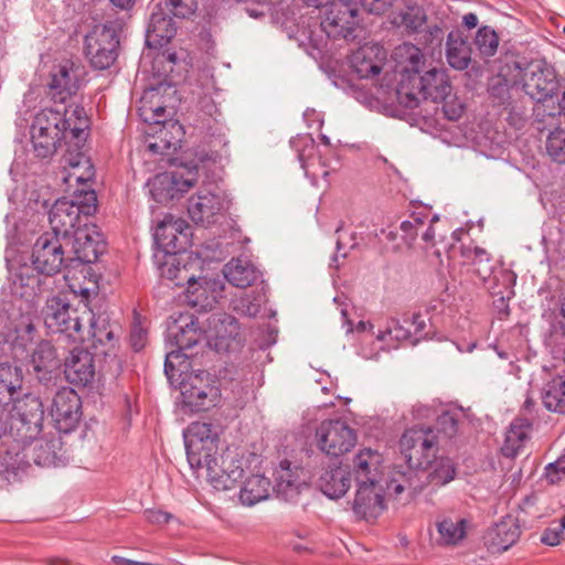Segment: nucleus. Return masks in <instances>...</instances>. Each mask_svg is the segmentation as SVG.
<instances>
[{
	"label": "nucleus",
	"instance_id": "f257e3e1",
	"mask_svg": "<svg viewBox=\"0 0 565 565\" xmlns=\"http://www.w3.org/2000/svg\"><path fill=\"white\" fill-rule=\"evenodd\" d=\"M89 119L82 105H71L63 109L44 108L38 113L31 125V142L38 158L52 157L63 140L76 146L86 139Z\"/></svg>",
	"mask_w": 565,
	"mask_h": 565
},
{
	"label": "nucleus",
	"instance_id": "f03ea898",
	"mask_svg": "<svg viewBox=\"0 0 565 565\" xmlns=\"http://www.w3.org/2000/svg\"><path fill=\"white\" fill-rule=\"evenodd\" d=\"M32 269L38 275H29L30 268L26 266L21 267L20 271L15 275L13 285L15 288H28L21 292V296H35L43 291L42 280L39 275L45 277H53L60 274L63 268L71 265L70 257L65 256L61 238L56 234L45 232L41 234L34 242L31 252Z\"/></svg>",
	"mask_w": 565,
	"mask_h": 565
},
{
	"label": "nucleus",
	"instance_id": "7ed1b4c3",
	"mask_svg": "<svg viewBox=\"0 0 565 565\" xmlns=\"http://www.w3.org/2000/svg\"><path fill=\"white\" fill-rule=\"evenodd\" d=\"M11 408L0 407L1 424L11 444L32 441L40 435L44 422V406L40 397L23 394L11 401Z\"/></svg>",
	"mask_w": 565,
	"mask_h": 565
},
{
	"label": "nucleus",
	"instance_id": "20e7f679",
	"mask_svg": "<svg viewBox=\"0 0 565 565\" xmlns=\"http://www.w3.org/2000/svg\"><path fill=\"white\" fill-rule=\"evenodd\" d=\"M456 477V467L449 457H437L431 459L427 467L409 470H394L386 488L390 494L399 495L408 490L415 495L430 486L433 489L443 487Z\"/></svg>",
	"mask_w": 565,
	"mask_h": 565
},
{
	"label": "nucleus",
	"instance_id": "39448f33",
	"mask_svg": "<svg viewBox=\"0 0 565 565\" xmlns=\"http://www.w3.org/2000/svg\"><path fill=\"white\" fill-rule=\"evenodd\" d=\"M451 93L449 78L444 70L430 68L422 74L413 73L412 77L401 79L397 98L401 105L414 109L422 100L439 103Z\"/></svg>",
	"mask_w": 565,
	"mask_h": 565
},
{
	"label": "nucleus",
	"instance_id": "423d86ee",
	"mask_svg": "<svg viewBox=\"0 0 565 565\" xmlns=\"http://www.w3.org/2000/svg\"><path fill=\"white\" fill-rule=\"evenodd\" d=\"M42 316L49 332L65 334L73 341H85L83 323L92 318L87 305L73 307L65 298L53 296L46 300Z\"/></svg>",
	"mask_w": 565,
	"mask_h": 565
},
{
	"label": "nucleus",
	"instance_id": "0eeeda50",
	"mask_svg": "<svg viewBox=\"0 0 565 565\" xmlns=\"http://www.w3.org/2000/svg\"><path fill=\"white\" fill-rule=\"evenodd\" d=\"M125 26V17L108 19L85 36V54L94 68L106 70L115 63Z\"/></svg>",
	"mask_w": 565,
	"mask_h": 565
},
{
	"label": "nucleus",
	"instance_id": "6e6552de",
	"mask_svg": "<svg viewBox=\"0 0 565 565\" xmlns=\"http://www.w3.org/2000/svg\"><path fill=\"white\" fill-rule=\"evenodd\" d=\"M61 447L60 438L55 437L47 439L38 436L32 441L11 444L2 457V465L13 472L24 470L31 462L40 467L55 466Z\"/></svg>",
	"mask_w": 565,
	"mask_h": 565
},
{
	"label": "nucleus",
	"instance_id": "1a4fd4ad",
	"mask_svg": "<svg viewBox=\"0 0 565 565\" xmlns=\"http://www.w3.org/2000/svg\"><path fill=\"white\" fill-rule=\"evenodd\" d=\"M399 449L406 467L396 470L427 467L439 450V436L431 426L416 425L404 431L399 439Z\"/></svg>",
	"mask_w": 565,
	"mask_h": 565
},
{
	"label": "nucleus",
	"instance_id": "9d476101",
	"mask_svg": "<svg viewBox=\"0 0 565 565\" xmlns=\"http://www.w3.org/2000/svg\"><path fill=\"white\" fill-rule=\"evenodd\" d=\"M174 383L179 385L183 407L190 412L210 409L220 396L217 386L206 371L190 372Z\"/></svg>",
	"mask_w": 565,
	"mask_h": 565
},
{
	"label": "nucleus",
	"instance_id": "9b49d317",
	"mask_svg": "<svg viewBox=\"0 0 565 565\" xmlns=\"http://www.w3.org/2000/svg\"><path fill=\"white\" fill-rule=\"evenodd\" d=\"M518 71L515 77L523 78L524 92L537 103H544L556 96L561 84L556 71L544 61H533L522 68L518 62H513Z\"/></svg>",
	"mask_w": 565,
	"mask_h": 565
},
{
	"label": "nucleus",
	"instance_id": "f8f14e48",
	"mask_svg": "<svg viewBox=\"0 0 565 565\" xmlns=\"http://www.w3.org/2000/svg\"><path fill=\"white\" fill-rule=\"evenodd\" d=\"M217 441L218 434L212 424L194 422L189 425L184 433V444L192 469H202L203 463L216 455Z\"/></svg>",
	"mask_w": 565,
	"mask_h": 565
},
{
	"label": "nucleus",
	"instance_id": "ddd939ff",
	"mask_svg": "<svg viewBox=\"0 0 565 565\" xmlns=\"http://www.w3.org/2000/svg\"><path fill=\"white\" fill-rule=\"evenodd\" d=\"M318 448L328 456L339 457L349 452L356 444L355 430L344 420H323L317 427Z\"/></svg>",
	"mask_w": 565,
	"mask_h": 565
},
{
	"label": "nucleus",
	"instance_id": "4468645a",
	"mask_svg": "<svg viewBox=\"0 0 565 565\" xmlns=\"http://www.w3.org/2000/svg\"><path fill=\"white\" fill-rule=\"evenodd\" d=\"M358 8L354 0H330L321 29L329 39H349L356 25Z\"/></svg>",
	"mask_w": 565,
	"mask_h": 565
},
{
	"label": "nucleus",
	"instance_id": "2eb2a0df",
	"mask_svg": "<svg viewBox=\"0 0 565 565\" xmlns=\"http://www.w3.org/2000/svg\"><path fill=\"white\" fill-rule=\"evenodd\" d=\"M51 416L58 431L68 434L76 428L82 416V402L71 387L60 388L54 397Z\"/></svg>",
	"mask_w": 565,
	"mask_h": 565
},
{
	"label": "nucleus",
	"instance_id": "dca6fc26",
	"mask_svg": "<svg viewBox=\"0 0 565 565\" xmlns=\"http://www.w3.org/2000/svg\"><path fill=\"white\" fill-rule=\"evenodd\" d=\"M81 68L70 60L54 65L47 83V95L55 102L64 104L75 95L81 84Z\"/></svg>",
	"mask_w": 565,
	"mask_h": 565
},
{
	"label": "nucleus",
	"instance_id": "f3484780",
	"mask_svg": "<svg viewBox=\"0 0 565 565\" xmlns=\"http://www.w3.org/2000/svg\"><path fill=\"white\" fill-rule=\"evenodd\" d=\"M64 374L68 383L87 387L96 376L94 354L86 349L75 348L64 360Z\"/></svg>",
	"mask_w": 565,
	"mask_h": 565
},
{
	"label": "nucleus",
	"instance_id": "a211bd4d",
	"mask_svg": "<svg viewBox=\"0 0 565 565\" xmlns=\"http://www.w3.org/2000/svg\"><path fill=\"white\" fill-rule=\"evenodd\" d=\"M74 257H70V263L79 262L82 264L95 263L104 252V242L96 226L84 224L74 231L73 235Z\"/></svg>",
	"mask_w": 565,
	"mask_h": 565
},
{
	"label": "nucleus",
	"instance_id": "6ab92c4d",
	"mask_svg": "<svg viewBox=\"0 0 565 565\" xmlns=\"http://www.w3.org/2000/svg\"><path fill=\"white\" fill-rule=\"evenodd\" d=\"M203 338V330L192 313H181L168 328L167 345L185 351L191 350Z\"/></svg>",
	"mask_w": 565,
	"mask_h": 565
},
{
	"label": "nucleus",
	"instance_id": "aec40b11",
	"mask_svg": "<svg viewBox=\"0 0 565 565\" xmlns=\"http://www.w3.org/2000/svg\"><path fill=\"white\" fill-rule=\"evenodd\" d=\"M221 460L220 465L214 455L203 463V468L206 469V476L214 488L227 490L242 479L244 470L239 459L227 455L222 456Z\"/></svg>",
	"mask_w": 565,
	"mask_h": 565
},
{
	"label": "nucleus",
	"instance_id": "412c9836",
	"mask_svg": "<svg viewBox=\"0 0 565 565\" xmlns=\"http://www.w3.org/2000/svg\"><path fill=\"white\" fill-rule=\"evenodd\" d=\"M82 213L76 204L72 203L66 198L58 199L53 204L49 213V222L52 228V234L67 237L74 235V231L81 225Z\"/></svg>",
	"mask_w": 565,
	"mask_h": 565
},
{
	"label": "nucleus",
	"instance_id": "4be33fe9",
	"mask_svg": "<svg viewBox=\"0 0 565 565\" xmlns=\"http://www.w3.org/2000/svg\"><path fill=\"white\" fill-rule=\"evenodd\" d=\"M383 489L379 483L359 486L352 509L356 516L366 521L376 519L384 510Z\"/></svg>",
	"mask_w": 565,
	"mask_h": 565
},
{
	"label": "nucleus",
	"instance_id": "5701e85b",
	"mask_svg": "<svg viewBox=\"0 0 565 565\" xmlns=\"http://www.w3.org/2000/svg\"><path fill=\"white\" fill-rule=\"evenodd\" d=\"M223 285L218 279L202 278L191 282L185 289L188 305L199 310H211L222 298Z\"/></svg>",
	"mask_w": 565,
	"mask_h": 565
},
{
	"label": "nucleus",
	"instance_id": "b1692460",
	"mask_svg": "<svg viewBox=\"0 0 565 565\" xmlns=\"http://www.w3.org/2000/svg\"><path fill=\"white\" fill-rule=\"evenodd\" d=\"M521 530L516 520L507 516L487 531L484 544L493 554L503 553L518 542Z\"/></svg>",
	"mask_w": 565,
	"mask_h": 565
},
{
	"label": "nucleus",
	"instance_id": "393cba45",
	"mask_svg": "<svg viewBox=\"0 0 565 565\" xmlns=\"http://www.w3.org/2000/svg\"><path fill=\"white\" fill-rule=\"evenodd\" d=\"M303 475L301 468H291L290 461H280L279 469L276 471L275 491L277 497L285 501H295L301 490L307 487Z\"/></svg>",
	"mask_w": 565,
	"mask_h": 565
},
{
	"label": "nucleus",
	"instance_id": "a878e982",
	"mask_svg": "<svg viewBox=\"0 0 565 565\" xmlns=\"http://www.w3.org/2000/svg\"><path fill=\"white\" fill-rule=\"evenodd\" d=\"M177 26L166 13L162 4L156 6L152 11L146 32V43L149 47L159 49L167 45L175 35Z\"/></svg>",
	"mask_w": 565,
	"mask_h": 565
},
{
	"label": "nucleus",
	"instance_id": "bb28decb",
	"mask_svg": "<svg viewBox=\"0 0 565 565\" xmlns=\"http://www.w3.org/2000/svg\"><path fill=\"white\" fill-rule=\"evenodd\" d=\"M223 207L222 199L210 192L200 191L189 199L188 213L195 224L209 226Z\"/></svg>",
	"mask_w": 565,
	"mask_h": 565
},
{
	"label": "nucleus",
	"instance_id": "cd10ccee",
	"mask_svg": "<svg viewBox=\"0 0 565 565\" xmlns=\"http://www.w3.org/2000/svg\"><path fill=\"white\" fill-rule=\"evenodd\" d=\"M469 521L465 518H451L448 515L438 516L435 522L436 536L431 540L436 546H458L466 537Z\"/></svg>",
	"mask_w": 565,
	"mask_h": 565
},
{
	"label": "nucleus",
	"instance_id": "c85d7f7f",
	"mask_svg": "<svg viewBox=\"0 0 565 565\" xmlns=\"http://www.w3.org/2000/svg\"><path fill=\"white\" fill-rule=\"evenodd\" d=\"M382 456L370 448L360 450L352 460L351 470L354 475L356 487L366 483H379L380 465Z\"/></svg>",
	"mask_w": 565,
	"mask_h": 565
},
{
	"label": "nucleus",
	"instance_id": "c756f323",
	"mask_svg": "<svg viewBox=\"0 0 565 565\" xmlns=\"http://www.w3.org/2000/svg\"><path fill=\"white\" fill-rule=\"evenodd\" d=\"M317 486L328 498L340 499L351 487V471L342 466L329 467L321 472Z\"/></svg>",
	"mask_w": 565,
	"mask_h": 565
},
{
	"label": "nucleus",
	"instance_id": "7c9ffc66",
	"mask_svg": "<svg viewBox=\"0 0 565 565\" xmlns=\"http://www.w3.org/2000/svg\"><path fill=\"white\" fill-rule=\"evenodd\" d=\"M24 373L20 365L0 362V404L8 405L22 394Z\"/></svg>",
	"mask_w": 565,
	"mask_h": 565
},
{
	"label": "nucleus",
	"instance_id": "2f4dec72",
	"mask_svg": "<svg viewBox=\"0 0 565 565\" xmlns=\"http://www.w3.org/2000/svg\"><path fill=\"white\" fill-rule=\"evenodd\" d=\"M446 58L448 64L458 71L466 70L471 62V47L462 38L460 31H450L446 42Z\"/></svg>",
	"mask_w": 565,
	"mask_h": 565
},
{
	"label": "nucleus",
	"instance_id": "473e14b6",
	"mask_svg": "<svg viewBox=\"0 0 565 565\" xmlns=\"http://www.w3.org/2000/svg\"><path fill=\"white\" fill-rule=\"evenodd\" d=\"M531 427L532 422L530 418H515L505 433V439L501 447L502 455L509 458L515 457L527 440Z\"/></svg>",
	"mask_w": 565,
	"mask_h": 565
},
{
	"label": "nucleus",
	"instance_id": "72a5a7b5",
	"mask_svg": "<svg viewBox=\"0 0 565 565\" xmlns=\"http://www.w3.org/2000/svg\"><path fill=\"white\" fill-rule=\"evenodd\" d=\"M224 276L231 285L246 288L260 277V271L249 260L237 258L225 265Z\"/></svg>",
	"mask_w": 565,
	"mask_h": 565
},
{
	"label": "nucleus",
	"instance_id": "f704fd0d",
	"mask_svg": "<svg viewBox=\"0 0 565 565\" xmlns=\"http://www.w3.org/2000/svg\"><path fill=\"white\" fill-rule=\"evenodd\" d=\"M209 326L213 331L214 348L216 351L227 349L231 340L238 333V326L235 318L230 315L221 313L212 316L209 319ZM212 338V335H210Z\"/></svg>",
	"mask_w": 565,
	"mask_h": 565
},
{
	"label": "nucleus",
	"instance_id": "c9c22d12",
	"mask_svg": "<svg viewBox=\"0 0 565 565\" xmlns=\"http://www.w3.org/2000/svg\"><path fill=\"white\" fill-rule=\"evenodd\" d=\"M396 55L402 65L401 79H406L408 76L412 77L413 73H424L426 58L418 46L412 43H403L397 47Z\"/></svg>",
	"mask_w": 565,
	"mask_h": 565
},
{
	"label": "nucleus",
	"instance_id": "e433bc0d",
	"mask_svg": "<svg viewBox=\"0 0 565 565\" xmlns=\"http://www.w3.org/2000/svg\"><path fill=\"white\" fill-rule=\"evenodd\" d=\"M541 399L547 411L565 415V377L557 375L545 383Z\"/></svg>",
	"mask_w": 565,
	"mask_h": 565
},
{
	"label": "nucleus",
	"instance_id": "4c0bfd02",
	"mask_svg": "<svg viewBox=\"0 0 565 565\" xmlns=\"http://www.w3.org/2000/svg\"><path fill=\"white\" fill-rule=\"evenodd\" d=\"M270 481L263 475L247 478L241 489L239 499L244 505L252 507L269 495Z\"/></svg>",
	"mask_w": 565,
	"mask_h": 565
},
{
	"label": "nucleus",
	"instance_id": "58836bf2",
	"mask_svg": "<svg viewBox=\"0 0 565 565\" xmlns=\"http://www.w3.org/2000/svg\"><path fill=\"white\" fill-rule=\"evenodd\" d=\"M65 163L72 169L65 182L75 181L77 184H85L94 177V168L89 158L83 152L73 153L68 151L64 156Z\"/></svg>",
	"mask_w": 565,
	"mask_h": 565
},
{
	"label": "nucleus",
	"instance_id": "ea45409f",
	"mask_svg": "<svg viewBox=\"0 0 565 565\" xmlns=\"http://www.w3.org/2000/svg\"><path fill=\"white\" fill-rule=\"evenodd\" d=\"M191 355L188 351L178 348H170L167 352L164 373L171 384H174V381H179L180 377L191 372V362L189 361Z\"/></svg>",
	"mask_w": 565,
	"mask_h": 565
},
{
	"label": "nucleus",
	"instance_id": "a19ab883",
	"mask_svg": "<svg viewBox=\"0 0 565 565\" xmlns=\"http://www.w3.org/2000/svg\"><path fill=\"white\" fill-rule=\"evenodd\" d=\"M179 182L175 179L174 173L159 174L153 179L151 185V195L157 202H163L174 198V191H188L193 186V183L189 180H184L183 186L179 188Z\"/></svg>",
	"mask_w": 565,
	"mask_h": 565
},
{
	"label": "nucleus",
	"instance_id": "79ce46f5",
	"mask_svg": "<svg viewBox=\"0 0 565 565\" xmlns=\"http://www.w3.org/2000/svg\"><path fill=\"white\" fill-rule=\"evenodd\" d=\"M154 242L167 255L174 256L185 249L186 243L173 231L169 222L162 220L156 227Z\"/></svg>",
	"mask_w": 565,
	"mask_h": 565
},
{
	"label": "nucleus",
	"instance_id": "37998d69",
	"mask_svg": "<svg viewBox=\"0 0 565 565\" xmlns=\"http://www.w3.org/2000/svg\"><path fill=\"white\" fill-rule=\"evenodd\" d=\"M427 21V15L423 7L416 1H407L405 9L394 19L393 23L397 26H404L408 32H418Z\"/></svg>",
	"mask_w": 565,
	"mask_h": 565
},
{
	"label": "nucleus",
	"instance_id": "c03bdc74",
	"mask_svg": "<svg viewBox=\"0 0 565 565\" xmlns=\"http://www.w3.org/2000/svg\"><path fill=\"white\" fill-rule=\"evenodd\" d=\"M84 322L88 323V328L85 329V340L93 339L94 344L113 345L115 331L109 324L107 318L102 316L95 317L92 312V318L89 320H84Z\"/></svg>",
	"mask_w": 565,
	"mask_h": 565
},
{
	"label": "nucleus",
	"instance_id": "a18cd8bd",
	"mask_svg": "<svg viewBox=\"0 0 565 565\" xmlns=\"http://www.w3.org/2000/svg\"><path fill=\"white\" fill-rule=\"evenodd\" d=\"M161 88H164L163 84L158 87H151L146 89L142 96V106L140 108L143 120L152 124H162L166 120V106L153 105V99L158 96Z\"/></svg>",
	"mask_w": 565,
	"mask_h": 565
},
{
	"label": "nucleus",
	"instance_id": "49530a36",
	"mask_svg": "<svg viewBox=\"0 0 565 565\" xmlns=\"http://www.w3.org/2000/svg\"><path fill=\"white\" fill-rule=\"evenodd\" d=\"M489 98L493 105L509 109L512 106L511 85L503 70L491 79L489 85Z\"/></svg>",
	"mask_w": 565,
	"mask_h": 565
},
{
	"label": "nucleus",
	"instance_id": "de8ad7c7",
	"mask_svg": "<svg viewBox=\"0 0 565 565\" xmlns=\"http://www.w3.org/2000/svg\"><path fill=\"white\" fill-rule=\"evenodd\" d=\"M373 50L362 47L352 55V67L361 78H369L379 75L382 66L372 60Z\"/></svg>",
	"mask_w": 565,
	"mask_h": 565
},
{
	"label": "nucleus",
	"instance_id": "09e8293b",
	"mask_svg": "<svg viewBox=\"0 0 565 565\" xmlns=\"http://www.w3.org/2000/svg\"><path fill=\"white\" fill-rule=\"evenodd\" d=\"M267 301L266 287L262 286L259 289L252 290L249 294H244L237 299L235 310L244 316L254 318L262 309V306Z\"/></svg>",
	"mask_w": 565,
	"mask_h": 565
},
{
	"label": "nucleus",
	"instance_id": "8fccbe9b",
	"mask_svg": "<svg viewBox=\"0 0 565 565\" xmlns=\"http://www.w3.org/2000/svg\"><path fill=\"white\" fill-rule=\"evenodd\" d=\"M545 152L557 164H565V128L556 127L548 131Z\"/></svg>",
	"mask_w": 565,
	"mask_h": 565
},
{
	"label": "nucleus",
	"instance_id": "3c124183",
	"mask_svg": "<svg viewBox=\"0 0 565 565\" xmlns=\"http://www.w3.org/2000/svg\"><path fill=\"white\" fill-rule=\"evenodd\" d=\"M33 369L58 367L60 359L56 349L50 341H41L31 354Z\"/></svg>",
	"mask_w": 565,
	"mask_h": 565
},
{
	"label": "nucleus",
	"instance_id": "603ef678",
	"mask_svg": "<svg viewBox=\"0 0 565 565\" xmlns=\"http://www.w3.org/2000/svg\"><path fill=\"white\" fill-rule=\"evenodd\" d=\"M461 418L462 415L458 411H446L437 417L436 426L433 428L438 434L439 441L441 440V436L448 439L457 436Z\"/></svg>",
	"mask_w": 565,
	"mask_h": 565
},
{
	"label": "nucleus",
	"instance_id": "864d4df0",
	"mask_svg": "<svg viewBox=\"0 0 565 565\" xmlns=\"http://www.w3.org/2000/svg\"><path fill=\"white\" fill-rule=\"evenodd\" d=\"M335 233L339 235L337 239V253L332 257V266L335 268L339 267L338 265V258L341 256L342 258H345L349 250L355 249L359 247L360 242L362 241V237L355 233H347L343 230V224L341 223L337 228Z\"/></svg>",
	"mask_w": 565,
	"mask_h": 565
},
{
	"label": "nucleus",
	"instance_id": "5fc2aeb1",
	"mask_svg": "<svg viewBox=\"0 0 565 565\" xmlns=\"http://www.w3.org/2000/svg\"><path fill=\"white\" fill-rule=\"evenodd\" d=\"M475 44L481 55L492 56L497 52L499 36L491 26L484 25L478 30L475 38Z\"/></svg>",
	"mask_w": 565,
	"mask_h": 565
},
{
	"label": "nucleus",
	"instance_id": "6e6d98bb",
	"mask_svg": "<svg viewBox=\"0 0 565 565\" xmlns=\"http://www.w3.org/2000/svg\"><path fill=\"white\" fill-rule=\"evenodd\" d=\"M35 332L36 330L32 321L29 318L22 319L14 329L15 337L12 340L13 349H21V351L24 352L28 347L33 343Z\"/></svg>",
	"mask_w": 565,
	"mask_h": 565
},
{
	"label": "nucleus",
	"instance_id": "4d7b16f0",
	"mask_svg": "<svg viewBox=\"0 0 565 565\" xmlns=\"http://www.w3.org/2000/svg\"><path fill=\"white\" fill-rule=\"evenodd\" d=\"M545 344L551 349L552 354H558L565 345V321H554L551 323L548 333L545 337Z\"/></svg>",
	"mask_w": 565,
	"mask_h": 565
},
{
	"label": "nucleus",
	"instance_id": "13d9d810",
	"mask_svg": "<svg viewBox=\"0 0 565 565\" xmlns=\"http://www.w3.org/2000/svg\"><path fill=\"white\" fill-rule=\"evenodd\" d=\"M72 203L79 207L81 213L84 217L93 215L97 210V195L94 190H81Z\"/></svg>",
	"mask_w": 565,
	"mask_h": 565
},
{
	"label": "nucleus",
	"instance_id": "bf43d9fd",
	"mask_svg": "<svg viewBox=\"0 0 565 565\" xmlns=\"http://www.w3.org/2000/svg\"><path fill=\"white\" fill-rule=\"evenodd\" d=\"M473 266L477 276L486 281L492 274L491 257L488 252L481 247L473 249Z\"/></svg>",
	"mask_w": 565,
	"mask_h": 565
},
{
	"label": "nucleus",
	"instance_id": "052dcab7",
	"mask_svg": "<svg viewBox=\"0 0 565 565\" xmlns=\"http://www.w3.org/2000/svg\"><path fill=\"white\" fill-rule=\"evenodd\" d=\"M162 8L177 18L185 19L194 13L196 0H164Z\"/></svg>",
	"mask_w": 565,
	"mask_h": 565
},
{
	"label": "nucleus",
	"instance_id": "680f3d73",
	"mask_svg": "<svg viewBox=\"0 0 565 565\" xmlns=\"http://www.w3.org/2000/svg\"><path fill=\"white\" fill-rule=\"evenodd\" d=\"M166 275L170 280L174 281L177 286L186 285L188 287L189 284L196 281L195 276L189 273L186 265L180 266V262L177 264L172 263L167 269Z\"/></svg>",
	"mask_w": 565,
	"mask_h": 565
},
{
	"label": "nucleus",
	"instance_id": "e2e57ef3",
	"mask_svg": "<svg viewBox=\"0 0 565 565\" xmlns=\"http://www.w3.org/2000/svg\"><path fill=\"white\" fill-rule=\"evenodd\" d=\"M439 103H441V111L445 118L455 121L461 117L465 107L457 96L449 93V96L440 99Z\"/></svg>",
	"mask_w": 565,
	"mask_h": 565
},
{
	"label": "nucleus",
	"instance_id": "0e129e2a",
	"mask_svg": "<svg viewBox=\"0 0 565 565\" xmlns=\"http://www.w3.org/2000/svg\"><path fill=\"white\" fill-rule=\"evenodd\" d=\"M387 337L394 338L397 341H405L411 338L409 329L399 323L398 320L392 319L385 331H380L376 339L380 341L386 340Z\"/></svg>",
	"mask_w": 565,
	"mask_h": 565
},
{
	"label": "nucleus",
	"instance_id": "69168bd1",
	"mask_svg": "<svg viewBox=\"0 0 565 565\" xmlns=\"http://www.w3.org/2000/svg\"><path fill=\"white\" fill-rule=\"evenodd\" d=\"M424 221L419 216H412L411 220H405L401 223V231L403 232V239L405 244L411 247L418 235V231L423 227Z\"/></svg>",
	"mask_w": 565,
	"mask_h": 565
},
{
	"label": "nucleus",
	"instance_id": "338daca9",
	"mask_svg": "<svg viewBox=\"0 0 565 565\" xmlns=\"http://www.w3.org/2000/svg\"><path fill=\"white\" fill-rule=\"evenodd\" d=\"M396 0H360L362 8L375 15H383L390 11Z\"/></svg>",
	"mask_w": 565,
	"mask_h": 565
},
{
	"label": "nucleus",
	"instance_id": "774afa93",
	"mask_svg": "<svg viewBox=\"0 0 565 565\" xmlns=\"http://www.w3.org/2000/svg\"><path fill=\"white\" fill-rule=\"evenodd\" d=\"M58 367H40L33 369L35 379L38 382L43 385L45 388H51L56 385L57 374L56 370Z\"/></svg>",
	"mask_w": 565,
	"mask_h": 565
}]
</instances>
